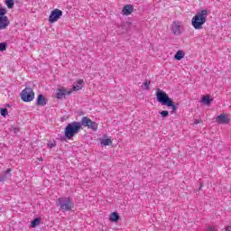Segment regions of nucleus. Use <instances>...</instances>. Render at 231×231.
I'll return each instance as SVG.
<instances>
[{"label": "nucleus", "mask_w": 231, "mask_h": 231, "mask_svg": "<svg viewBox=\"0 0 231 231\" xmlns=\"http://www.w3.org/2000/svg\"><path fill=\"white\" fill-rule=\"evenodd\" d=\"M21 98L23 102H32L35 98V92L32 88H25L21 93Z\"/></svg>", "instance_id": "423d86ee"}, {"label": "nucleus", "mask_w": 231, "mask_h": 231, "mask_svg": "<svg viewBox=\"0 0 231 231\" xmlns=\"http://www.w3.org/2000/svg\"><path fill=\"white\" fill-rule=\"evenodd\" d=\"M6 14H8L6 7H0V30H6L10 26V20Z\"/></svg>", "instance_id": "39448f33"}, {"label": "nucleus", "mask_w": 231, "mask_h": 231, "mask_svg": "<svg viewBox=\"0 0 231 231\" xmlns=\"http://www.w3.org/2000/svg\"><path fill=\"white\" fill-rule=\"evenodd\" d=\"M156 97L159 104H162V106H166L167 107H171V115L176 113L178 106L174 105V101H172V98L169 97V95L165 93V91L158 88Z\"/></svg>", "instance_id": "f03ea898"}, {"label": "nucleus", "mask_w": 231, "mask_h": 231, "mask_svg": "<svg viewBox=\"0 0 231 231\" xmlns=\"http://www.w3.org/2000/svg\"><path fill=\"white\" fill-rule=\"evenodd\" d=\"M79 123L80 124V127H81V129H82V125H83L84 127L89 126V124H91V119H90L89 117H88V116H83V117L81 118V121L79 122Z\"/></svg>", "instance_id": "4468645a"}, {"label": "nucleus", "mask_w": 231, "mask_h": 231, "mask_svg": "<svg viewBox=\"0 0 231 231\" xmlns=\"http://www.w3.org/2000/svg\"><path fill=\"white\" fill-rule=\"evenodd\" d=\"M7 44L6 42H1L0 43V51H6V48H7Z\"/></svg>", "instance_id": "b1692460"}, {"label": "nucleus", "mask_w": 231, "mask_h": 231, "mask_svg": "<svg viewBox=\"0 0 231 231\" xmlns=\"http://www.w3.org/2000/svg\"><path fill=\"white\" fill-rule=\"evenodd\" d=\"M66 95H71V90L68 91L66 89L59 88L58 92L56 93V98H64Z\"/></svg>", "instance_id": "f8f14e48"}, {"label": "nucleus", "mask_w": 231, "mask_h": 231, "mask_svg": "<svg viewBox=\"0 0 231 231\" xmlns=\"http://www.w3.org/2000/svg\"><path fill=\"white\" fill-rule=\"evenodd\" d=\"M87 127L88 129H92L93 131H97V129H98V124L90 119V123H88V126Z\"/></svg>", "instance_id": "6ab92c4d"}, {"label": "nucleus", "mask_w": 231, "mask_h": 231, "mask_svg": "<svg viewBox=\"0 0 231 231\" xmlns=\"http://www.w3.org/2000/svg\"><path fill=\"white\" fill-rule=\"evenodd\" d=\"M60 17H62V11H60V9H54L51 12L49 22L51 23H57L58 19Z\"/></svg>", "instance_id": "0eeeda50"}, {"label": "nucleus", "mask_w": 231, "mask_h": 231, "mask_svg": "<svg viewBox=\"0 0 231 231\" xmlns=\"http://www.w3.org/2000/svg\"><path fill=\"white\" fill-rule=\"evenodd\" d=\"M194 124H195V125L201 124V121L196 119V120L194 121Z\"/></svg>", "instance_id": "c85d7f7f"}, {"label": "nucleus", "mask_w": 231, "mask_h": 231, "mask_svg": "<svg viewBox=\"0 0 231 231\" xmlns=\"http://www.w3.org/2000/svg\"><path fill=\"white\" fill-rule=\"evenodd\" d=\"M0 115L2 116H6V115H8V109L7 108H1Z\"/></svg>", "instance_id": "393cba45"}, {"label": "nucleus", "mask_w": 231, "mask_h": 231, "mask_svg": "<svg viewBox=\"0 0 231 231\" xmlns=\"http://www.w3.org/2000/svg\"><path fill=\"white\" fill-rule=\"evenodd\" d=\"M46 104H48V98H46V97H44V95L39 94L38 97L36 99V106H38L40 107H44V106H46Z\"/></svg>", "instance_id": "9d476101"}, {"label": "nucleus", "mask_w": 231, "mask_h": 231, "mask_svg": "<svg viewBox=\"0 0 231 231\" xmlns=\"http://www.w3.org/2000/svg\"><path fill=\"white\" fill-rule=\"evenodd\" d=\"M142 89H144V91H147L151 89V81L146 80L143 85H142Z\"/></svg>", "instance_id": "412c9836"}, {"label": "nucleus", "mask_w": 231, "mask_h": 231, "mask_svg": "<svg viewBox=\"0 0 231 231\" xmlns=\"http://www.w3.org/2000/svg\"><path fill=\"white\" fill-rule=\"evenodd\" d=\"M171 30L174 35H181V23L180 22H173Z\"/></svg>", "instance_id": "1a4fd4ad"}, {"label": "nucleus", "mask_w": 231, "mask_h": 231, "mask_svg": "<svg viewBox=\"0 0 231 231\" xmlns=\"http://www.w3.org/2000/svg\"><path fill=\"white\" fill-rule=\"evenodd\" d=\"M12 171V169H7L5 171H4V174H0V181H6L8 180V174H10Z\"/></svg>", "instance_id": "f3484780"}, {"label": "nucleus", "mask_w": 231, "mask_h": 231, "mask_svg": "<svg viewBox=\"0 0 231 231\" xmlns=\"http://www.w3.org/2000/svg\"><path fill=\"white\" fill-rule=\"evenodd\" d=\"M40 162H42V158H40Z\"/></svg>", "instance_id": "c756f323"}, {"label": "nucleus", "mask_w": 231, "mask_h": 231, "mask_svg": "<svg viewBox=\"0 0 231 231\" xmlns=\"http://www.w3.org/2000/svg\"><path fill=\"white\" fill-rule=\"evenodd\" d=\"M111 143H113V141H111V139L101 140V145H111Z\"/></svg>", "instance_id": "5701e85b"}, {"label": "nucleus", "mask_w": 231, "mask_h": 231, "mask_svg": "<svg viewBox=\"0 0 231 231\" xmlns=\"http://www.w3.org/2000/svg\"><path fill=\"white\" fill-rule=\"evenodd\" d=\"M122 12L124 15H131L134 12V6L133 5H126L123 7Z\"/></svg>", "instance_id": "9b49d317"}, {"label": "nucleus", "mask_w": 231, "mask_h": 231, "mask_svg": "<svg viewBox=\"0 0 231 231\" xmlns=\"http://www.w3.org/2000/svg\"><path fill=\"white\" fill-rule=\"evenodd\" d=\"M183 57H185V52H183V51H178L174 55L175 60H181Z\"/></svg>", "instance_id": "a211bd4d"}, {"label": "nucleus", "mask_w": 231, "mask_h": 231, "mask_svg": "<svg viewBox=\"0 0 231 231\" xmlns=\"http://www.w3.org/2000/svg\"><path fill=\"white\" fill-rule=\"evenodd\" d=\"M82 88H84V79H79L76 84H73L72 91H80Z\"/></svg>", "instance_id": "ddd939ff"}, {"label": "nucleus", "mask_w": 231, "mask_h": 231, "mask_svg": "<svg viewBox=\"0 0 231 231\" xmlns=\"http://www.w3.org/2000/svg\"><path fill=\"white\" fill-rule=\"evenodd\" d=\"M41 225V218L36 217L31 222L32 228H35L36 226H39Z\"/></svg>", "instance_id": "aec40b11"}, {"label": "nucleus", "mask_w": 231, "mask_h": 231, "mask_svg": "<svg viewBox=\"0 0 231 231\" xmlns=\"http://www.w3.org/2000/svg\"><path fill=\"white\" fill-rule=\"evenodd\" d=\"M57 145V143H55V142H51L49 143H47V147H49L50 149L55 147Z\"/></svg>", "instance_id": "bb28decb"}, {"label": "nucleus", "mask_w": 231, "mask_h": 231, "mask_svg": "<svg viewBox=\"0 0 231 231\" xmlns=\"http://www.w3.org/2000/svg\"><path fill=\"white\" fill-rule=\"evenodd\" d=\"M56 205L60 207V210L63 212H69L75 208V203H73V199L69 197L59 198L56 201Z\"/></svg>", "instance_id": "20e7f679"}, {"label": "nucleus", "mask_w": 231, "mask_h": 231, "mask_svg": "<svg viewBox=\"0 0 231 231\" xmlns=\"http://www.w3.org/2000/svg\"><path fill=\"white\" fill-rule=\"evenodd\" d=\"M213 101L214 99L210 98V96H203L201 97V103L204 104V106H210Z\"/></svg>", "instance_id": "dca6fc26"}, {"label": "nucleus", "mask_w": 231, "mask_h": 231, "mask_svg": "<svg viewBox=\"0 0 231 231\" xmlns=\"http://www.w3.org/2000/svg\"><path fill=\"white\" fill-rule=\"evenodd\" d=\"M161 116H162V118H167V116H169V111L167 110L162 111Z\"/></svg>", "instance_id": "a878e982"}, {"label": "nucleus", "mask_w": 231, "mask_h": 231, "mask_svg": "<svg viewBox=\"0 0 231 231\" xmlns=\"http://www.w3.org/2000/svg\"><path fill=\"white\" fill-rule=\"evenodd\" d=\"M5 5L7 8H9V10H12L15 3L14 2V0H5Z\"/></svg>", "instance_id": "4be33fe9"}, {"label": "nucleus", "mask_w": 231, "mask_h": 231, "mask_svg": "<svg viewBox=\"0 0 231 231\" xmlns=\"http://www.w3.org/2000/svg\"><path fill=\"white\" fill-rule=\"evenodd\" d=\"M216 123L226 125L230 124V118H228V116H226L225 114H220L218 116H217Z\"/></svg>", "instance_id": "6e6552de"}, {"label": "nucleus", "mask_w": 231, "mask_h": 231, "mask_svg": "<svg viewBox=\"0 0 231 231\" xmlns=\"http://www.w3.org/2000/svg\"><path fill=\"white\" fill-rule=\"evenodd\" d=\"M230 230H231V226H226L224 231H230Z\"/></svg>", "instance_id": "cd10ccee"}, {"label": "nucleus", "mask_w": 231, "mask_h": 231, "mask_svg": "<svg viewBox=\"0 0 231 231\" xmlns=\"http://www.w3.org/2000/svg\"><path fill=\"white\" fill-rule=\"evenodd\" d=\"M109 220L111 223H118L120 220V215L117 212H112L109 217Z\"/></svg>", "instance_id": "2eb2a0df"}, {"label": "nucleus", "mask_w": 231, "mask_h": 231, "mask_svg": "<svg viewBox=\"0 0 231 231\" xmlns=\"http://www.w3.org/2000/svg\"><path fill=\"white\" fill-rule=\"evenodd\" d=\"M80 131H82V129L79 122L73 121L72 123H69L64 129V136L60 138L61 142L72 140Z\"/></svg>", "instance_id": "f257e3e1"}, {"label": "nucleus", "mask_w": 231, "mask_h": 231, "mask_svg": "<svg viewBox=\"0 0 231 231\" xmlns=\"http://www.w3.org/2000/svg\"><path fill=\"white\" fill-rule=\"evenodd\" d=\"M207 17H208V11L202 10L196 14L191 20V24L195 30H201L203 28V24L207 23Z\"/></svg>", "instance_id": "7ed1b4c3"}]
</instances>
